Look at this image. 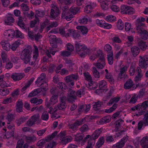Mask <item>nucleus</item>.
Masks as SVG:
<instances>
[{
	"label": "nucleus",
	"mask_w": 148,
	"mask_h": 148,
	"mask_svg": "<svg viewBox=\"0 0 148 148\" xmlns=\"http://www.w3.org/2000/svg\"><path fill=\"white\" fill-rule=\"evenodd\" d=\"M45 77V75L44 74H42L40 77L38 78L37 80L35 82L37 86H41L42 87L44 86L45 87L43 88L42 89L39 88L34 90L29 94L28 97H31L35 96L37 95L39 93H40L44 95L45 94V92L48 89L47 88V84L44 82V79Z\"/></svg>",
	"instance_id": "obj_1"
},
{
	"label": "nucleus",
	"mask_w": 148,
	"mask_h": 148,
	"mask_svg": "<svg viewBox=\"0 0 148 148\" xmlns=\"http://www.w3.org/2000/svg\"><path fill=\"white\" fill-rule=\"evenodd\" d=\"M145 21V18L141 17L138 18L136 21V30L137 32L143 39H146L148 38V34L147 32L141 28V26L142 25V22Z\"/></svg>",
	"instance_id": "obj_2"
},
{
	"label": "nucleus",
	"mask_w": 148,
	"mask_h": 148,
	"mask_svg": "<svg viewBox=\"0 0 148 148\" xmlns=\"http://www.w3.org/2000/svg\"><path fill=\"white\" fill-rule=\"evenodd\" d=\"M66 100V99L64 96L60 98V103L57 106H56L54 109L50 107L49 109V112L52 114L51 117L55 119L58 118L54 116L53 114L56 112L58 110H62L64 109L66 107L65 106V101Z\"/></svg>",
	"instance_id": "obj_3"
},
{
	"label": "nucleus",
	"mask_w": 148,
	"mask_h": 148,
	"mask_svg": "<svg viewBox=\"0 0 148 148\" xmlns=\"http://www.w3.org/2000/svg\"><path fill=\"white\" fill-rule=\"evenodd\" d=\"M76 50L77 52L81 57H84L85 56L88 54L89 50L84 45L80 44H75Z\"/></svg>",
	"instance_id": "obj_4"
},
{
	"label": "nucleus",
	"mask_w": 148,
	"mask_h": 148,
	"mask_svg": "<svg viewBox=\"0 0 148 148\" xmlns=\"http://www.w3.org/2000/svg\"><path fill=\"white\" fill-rule=\"evenodd\" d=\"M32 49L30 47L25 48L23 50L21 56V58L24 61L25 64L30 61L31 58V53Z\"/></svg>",
	"instance_id": "obj_5"
},
{
	"label": "nucleus",
	"mask_w": 148,
	"mask_h": 148,
	"mask_svg": "<svg viewBox=\"0 0 148 148\" xmlns=\"http://www.w3.org/2000/svg\"><path fill=\"white\" fill-rule=\"evenodd\" d=\"M119 97H116L112 99L110 102L108 103V105L110 106V105L114 103V105L112 107L108 109H106L105 110V112L107 113H110L114 111L117 108V106L115 103L117 102L119 100Z\"/></svg>",
	"instance_id": "obj_6"
},
{
	"label": "nucleus",
	"mask_w": 148,
	"mask_h": 148,
	"mask_svg": "<svg viewBox=\"0 0 148 148\" xmlns=\"http://www.w3.org/2000/svg\"><path fill=\"white\" fill-rule=\"evenodd\" d=\"M59 32L63 36H64L66 37L71 36L76 38L79 37V35L77 34L76 31L73 29L69 30L68 31V32L65 33L64 29L62 28L59 29Z\"/></svg>",
	"instance_id": "obj_7"
},
{
	"label": "nucleus",
	"mask_w": 148,
	"mask_h": 148,
	"mask_svg": "<svg viewBox=\"0 0 148 148\" xmlns=\"http://www.w3.org/2000/svg\"><path fill=\"white\" fill-rule=\"evenodd\" d=\"M57 132H55L52 134L51 135L48 136L46 139H42L40 140L37 143V146L39 148H42L43 147L45 143L46 142H48L49 140L52 139L57 135Z\"/></svg>",
	"instance_id": "obj_8"
},
{
	"label": "nucleus",
	"mask_w": 148,
	"mask_h": 148,
	"mask_svg": "<svg viewBox=\"0 0 148 148\" xmlns=\"http://www.w3.org/2000/svg\"><path fill=\"white\" fill-rule=\"evenodd\" d=\"M66 132H61L59 136L60 138V143L63 145H65L68 143L70 142L72 139L70 136L65 137Z\"/></svg>",
	"instance_id": "obj_9"
},
{
	"label": "nucleus",
	"mask_w": 148,
	"mask_h": 148,
	"mask_svg": "<svg viewBox=\"0 0 148 148\" xmlns=\"http://www.w3.org/2000/svg\"><path fill=\"white\" fill-rule=\"evenodd\" d=\"M44 15V12L43 11H39L38 10H36L35 15V20L34 21H31L30 23L31 26L32 27H34L36 23L39 22V18L38 17H42Z\"/></svg>",
	"instance_id": "obj_10"
},
{
	"label": "nucleus",
	"mask_w": 148,
	"mask_h": 148,
	"mask_svg": "<svg viewBox=\"0 0 148 148\" xmlns=\"http://www.w3.org/2000/svg\"><path fill=\"white\" fill-rule=\"evenodd\" d=\"M64 8V10L62 14V18H65L68 21L71 20L73 17L72 14H70L69 10L67 7Z\"/></svg>",
	"instance_id": "obj_11"
},
{
	"label": "nucleus",
	"mask_w": 148,
	"mask_h": 148,
	"mask_svg": "<svg viewBox=\"0 0 148 148\" xmlns=\"http://www.w3.org/2000/svg\"><path fill=\"white\" fill-rule=\"evenodd\" d=\"M52 8L50 13L51 17L53 18H55L60 14V12L56 6L52 5Z\"/></svg>",
	"instance_id": "obj_12"
},
{
	"label": "nucleus",
	"mask_w": 148,
	"mask_h": 148,
	"mask_svg": "<svg viewBox=\"0 0 148 148\" xmlns=\"http://www.w3.org/2000/svg\"><path fill=\"white\" fill-rule=\"evenodd\" d=\"M93 64L98 69H103L106 65L105 58L103 57L99 58L97 62L96 63H94Z\"/></svg>",
	"instance_id": "obj_13"
},
{
	"label": "nucleus",
	"mask_w": 148,
	"mask_h": 148,
	"mask_svg": "<svg viewBox=\"0 0 148 148\" xmlns=\"http://www.w3.org/2000/svg\"><path fill=\"white\" fill-rule=\"evenodd\" d=\"M15 32L12 29H10L5 31L4 35L5 37L9 40H11V39L14 37Z\"/></svg>",
	"instance_id": "obj_14"
},
{
	"label": "nucleus",
	"mask_w": 148,
	"mask_h": 148,
	"mask_svg": "<svg viewBox=\"0 0 148 148\" xmlns=\"http://www.w3.org/2000/svg\"><path fill=\"white\" fill-rule=\"evenodd\" d=\"M96 6L95 3L88 2L86 4L84 8V11L86 13H90L91 10Z\"/></svg>",
	"instance_id": "obj_15"
},
{
	"label": "nucleus",
	"mask_w": 148,
	"mask_h": 148,
	"mask_svg": "<svg viewBox=\"0 0 148 148\" xmlns=\"http://www.w3.org/2000/svg\"><path fill=\"white\" fill-rule=\"evenodd\" d=\"M140 60L139 65L142 68L146 69L148 59L147 57H144L143 58L142 56L140 57Z\"/></svg>",
	"instance_id": "obj_16"
},
{
	"label": "nucleus",
	"mask_w": 148,
	"mask_h": 148,
	"mask_svg": "<svg viewBox=\"0 0 148 148\" xmlns=\"http://www.w3.org/2000/svg\"><path fill=\"white\" fill-rule=\"evenodd\" d=\"M12 14H8L5 17L4 20L5 24L8 25H11L14 22V19Z\"/></svg>",
	"instance_id": "obj_17"
},
{
	"label": "nucleus",
	"mask_w": 148,
	"mask_h": 148,
	"mask_svg": "<svg viewBox=\"0 0 148 148\" xmlns=\"http://www.w3.org/2000/svg\"><path fill=\"white\" fill-rule=\"evenodd\" d=\"M25 76V74L23 73H13L11 76L12 79L15 81H19L21 80Z\"/></svg>",
	"instance_id": "obj_18"
},
{
	"label": "nucleus",
	"mask_w": 148,
	"mask_h": 148,
	"mask_svg": "<svg viewBox=\"0 0 148 148\" xmlns=\"http://www.w3.org/2000/svg\"><path fill=\"white\" fill-rule=\"evenodd\" d=\"M127 139L128 138L127 137L123 138L121 139V141L114 145L113 148H121L124 146Z\"/></svg>",
	"instance_id": "obj_19"
},
{
	"label": "nucleus",
	"mask_w": 148,
	"mask_h": 148,
	"mask_svg": "<svg viewBox=\"0 0 148 148\" xmlns=\"http://www.w3.org/2000/svg\"><path fill=\"white\" fill-rule=\"evenodd\" d=\"M124 87L126 89H131L132 90H134L136 88L135 87L132 81L130 79L128 80L125 84Z\"/></svg>",
	"instance_id": "obj_20"
},
{
	"label": "nucleus",
	"mask_w": 148,
	"mask_h": 148,
	"mask_svg": "<svg viewBox=\"0 0 148 148\" xmlns=\"http://www.w3.org/2000/svg\"><path fill=\"white\" fill-rule=\"evenodd\" d=\"M23 41L21 40H18L11 44V49L12 51H15L20 45L23 44Z\"/></svg>",
	"instance_id": "obj_21"
},
{
	"label": "nucleus",
	"mask_w": 148,
	"mask_h": 148,
	"mask_svg": "<svg viewBox=\"0 0 148 148\" xmlns=\"http://www.w3.org/2000/svg\"><path fill=\"white\" fill-rule=\"evenodd\" d=\"M132 110L133 111L136 110L138 112V114H136V115L137 116H138L142 114L143 110L141 103L135 106L132 108Z\"/></svg>",
	"instance_id": "obj_22"
},
{
	"label": "nucleus",
	"mask_w": 148,
	"mask_h": 148,
	"mask_svg": "<svg viewBox=\"0 0 148 148\" xmlns=\"http://www.w3.org/2000/svg\"><path fill=\"white\" fill-rule=\"evenodd\" d=\"M40 116L38 114L33 116L27 122V124L29 126H31L33 125L35 121L38 120Z\"/></svg>",
	"instance_id": "obj_23"
},
{
	"label": "nucleus",
	"mask_w": 148,
	"mask_h": 148,
	"mask_svg": "<svg viewBox=\"0 0 148 148\" xmlns=\"http://www.w3.org/2000/svg\"><path fill=\"white\" fill-rule=\"evenodd\" d=\"M2 48L6 51H9L11 49L10 45L7 41L3 40L1 42Z\"/></svg>",
	"instance_id": "obj_24"
},
{
	"label": "nucleus",
	"mask_w": 148,
	"mask_h": 148,
	"mask_svg": "<svg viewBox=\"0 0 148 148\" xmlns=\"http://www.w3.org/2000/svg\"><path fill=\"white\" fill-rule=\"evenodd\" d=\"M75 92L71 89L69 90L67 96V99L69 101L72 102L75 99Z\"/></svg>",
	"instance_id": "obj_25"
},
{
	"label": "nucleus",
	"mask_w": 148,
	"mask_h": 148,
	"mask_svg": "<svg viewBox=\"0 0 148 148\" xmlns=\"http://www.w3.org/2000/svg\"><path fill=\"white\" fill-rule=\"evenodd\" d=\"M57 98L58 97L57 96L54 95L50 99V104H49L48 102L46 101L45 104L46 106L49 107L51 105H53L57 102Z\"/></svg>",
	"instance_id": "obj_26"
},
{
	"label": "nucleus",
	"mask_w": 148,
	"mask_h": 148,
	"mask_svg": "<svg viewBox=\"0 0 148 148\" xmlns=\"http://www.w3.org/2000/svg\"><path fill=\"white\" fill-rule=\"evenodd\" d=\"M98 1L100 3L102 9L104 10L107 9L109 5V1L107 0L104 1Z\"/></svg>",
	"instance_id": "obj_27"
},
{
	"label": "nucleus",
	"mask_w": 148,
	"mask_h": 148,
	"mask_svg": "<svg viewBox=\"0 0 148 148\" xmlns=\"http://www.w3.org/2000/svg\"><path fill=\"white\" fill-rule=\"evenodd\" d=\"M76 28L77 29L79 30L83 35L86 34L88 32V29L84 26H78Z\"/></svg>",
	"instance_id": "obj_28"
},
{
	"label": "nucleus",
	"mask_w": 148,
	"mask_h": 148,
	"mask_svg": "<svg viewBox=\"0 0 148 148\" xmlns=\"http://www.w3.org/2000/svg\"><path fill=\"white\" fill-rule=\"evenodd\" d=\"M83 121V120L76 121L73 125H71L70 127L74 130H76L79 126L82 124Z\"/></svg>",
	"instance_id": "obj_29"
},
{
	"label": "nucleus",
	"mask_w": 148,
	"mask_h": 148,
	"mask_svg": "<svg viewBox=\"0 0 148 148\" xmlns=\"http://www.w3.org/2000/svg\"><path fill=\"white\" fill-rule=\"evenodd\" d=\"M129 6L125 5H122L121 6L120 12L122 14H126L129 9Z\"/></svg>",
	"instance_id": "obj_30"
},
{
	"label": "nucleus",
	"mask_w": 148,
	"mask_h": 148,
	"mask_svg": "<svg viewBox=\"0 0 148 148\" xmlns=\"http://www.w3.org/2000/svg\"><path fill=\"white\" fill-rule=\"evenodd\" d=\"M116 27L118 29L122 30L124 27V24L122 20L121 19L118 20L116 23Z\"/></svg>",
	"instance_id": "obj_31"
},
{
	"label": "nucleus",
	"mask_w": 148,
	"mask_h": 148,
	"mask_svg": "<svg viewBox=\"0 0 148 148\" xmlns=\"http://www.w3.org/2000/svg\"><path fill=\"white\" fill-rule=\"evenodd\" d=\"M111 117L110 116H105L100 119L99 123L100 124H103L104 123L109 122L111 120Z\"/></svg>",
	"instance_id": "obj_32"
},
{
	"label": "nucleus",
	"mask_w": 148,
	"mask_h": 148,
	"mask_svg": "<svg viewBox=\"0 0 148 148\" xmlns=\"http://www.w3.org/2000/svg\"><path fill=\"white\" fill-rule=\"evenodd\" d=\"M23 103L21 100L18 101L16 106V110L18 112H21L22 111Z\"/></svg>",
	"instance_id": "obj_33"
},
{
	"label": "nucleus",
	"mask_w": 148,
	"mask_h": 148,
	"mask_svg": "<svg viewBox=\"0 0 148 148\" xmlns=\"http://www.w3.org/2000/svg\"><path fill=\"white\" fill-rule=\"evenodd\" d=\"M108 53L109 54L108 55V63L109 64L112 65L113 63V53L112 51H110L108 52Z\"/></svg>",
	"instance_id": "obj_34"
},
{
	"label": "nucleus",
	"mask_w": 148,
	"mask_h": 148,
	"mask_svg": "<svg viewBox=\"0 0 148 148\" xmlns=\"http://www.w3.org/2000/svg\"><path fill=\"white\" fill-rule=\"evenodd\" d=\"M105 20L108 22H112L116 21V17L112 15H109L106 16Z\"/></svg>",
	"instance_id": "obj_35"
},
{
	"label": "nucleus",
	"mask_w": 148,
	"mask_h": 148,
	"mask_svg": "<svg viewBox=\"0 0 148 148\" xmlns=\"http://www.w3.org/2000/svg\"><path fill=\"white\" fill-rule=\"evenodd\" d=\"M23 143L24 142L22 139L19 140L18 142L16 148H27V145L25 144L23 146Z\"/></svg>",
	"instance_id": "obj_36"
},
{
	"label": "nucleus",
	"mask_w": 148,
	"mask_h": 148,
	"mask_svg": "<svg viewBox=\"0 0 148 148\" xmlns=\"http://www.w3.org/2000/svg\"><path fill=\"white\" fill-rule=\"evenodd\" d=\"M127 66H124L121 69L120 73L119 74V77L121 78L123 77L124 76V72L127 70Z\"/></svg>",
	"instance_id": "obj_37"
},
{
	"label": "nucleus",
	"mask_w": 148,
	"mask_h": 148,
	"mask_svg": "<svg viewBox=\"0 0 148 148\" xmlns=\"http://www.w3.org/2000/svg\"><path fill=\"white\" fill-rule=\"evenodd\" d=\"M138 44L140 48L143 50H145L147 47V45L146 43L142 41H139Z\"/></svg>",
	"instance_id": "obj_38"
},
{
	"label": "nucleus",
	"mask_w": 148,
	"mask_h": 148,
	"mask_svg": "<svg viewBox=\"0 0 148 148\" xmlns=\"http://www.w3.org/2000/svg\"><path fill=\"white\" fill-rule=\"evenodd\" d=\"M30 102L33 104L38 105L41 103L42 102V101L41 99H38L35 98L32 99L30 100Z\"/></svg>",
	"instance_id": "obj_39"
},
{
	"label": "nucleus",
	"mask_w": 148,
	"mask_h": 148,
	"mask_svg": "<svg viewBox=\"0 0 148 148\" xmlns=\"http://www.w3.org/2000/svg\"><path fill=\"white\" fill-rule=\"evenodd\" d=\"M1 57L3 62L10 61V59H9L8 58L7 54L4 52H3L1 53Z\"/></svg>",
	"instance_id": "obj_40"
},
{
	"label": "nucleus",
	"mask_w": 148,
	"mask_h": 148,
	"mask_svg": "<svg viewBox=\"0 0 148 148\" xmlns=\"http://www.w3.org/2000/svg\"><path fill=\"white\" fill-rule=\"evenodd\" d=\"M131 51L134 56H136L139 53V50L138 48L134 47L131 48Z\"/></svg>",
	"instance_id": "obj_41"
},
{
	"label": "nucleus",
	"mask_w": 148,
	"mask_h": 148,
	"mask_svg": "<svg viewBox=\"0 0 148 148\" xmlns=\"http://www.w3.org/2000/svg\"><path fill=\"white\" fill-rule=\"evenodd\" d=\"M110 8L113 12H118L120 11L119 7L116 5H110Z\"/></svg>",
	"instance_id": "obj_42"
},
{
	"label": "nucleus",
	"mask_w": 148,
	"mask_h": 148,
	"mask_svg": "<svg viewBox=\"0 0 148 148\" xmlns=\"http://www.w3.org/2000/svg\"><path fill=\"white\" fill-rule=\"evenodd\" d=\"M148 143V137L145 136L140 141V145L142 147H143L145 145H147L146 144Z\"/></svg>",
	"instance_id": "obj_43"
},
{
	"label": "nucleus",
	"mask_w": 148,
	"mask_h": 148,
	"mask_svg": "<svg viewBox=\"0 0 148 148\" xmlns=\"http://www.w3.org/2000/svg\"><path fill=\"white\" fill-rule=\"evenodd\" d=\"M104 138L103 137L100 138L96 143V147L98 148L100 147L104 143Z\"/></svg>",
	"instance_id": "obj_44"
},
{
	"label": "nucleus",
	"mask_w": 148,
	"mask_h": 148,
	"mask_svg": "<svg viewBox=\"0 0 148 148\" xmlns=\"http://www.w3.org/2000/svg\"><path fill=\"white\" fill-rule=\"evenodd\" d=\"M107 83L104 80H102L99 83V88L101 90H105V89L103 88H105L106 87Z\"/></svg>",
	"instance_id": "obj_45"
},
{
	"label": "nucleus",
	"mask_w": 148,
	"mask_h": 148,
	"mask_svg": "<svg viewBox=\"0 0 148 148\" xmlns=\"http://www.w3.org/2000/svg\"><path fill=\"white\" fill-rule=\"evenodd\" d=\"M9 90L6 88L0 89V95L3 96L9 94Z\"/></svg>",
	"instance_id": "obj_46"
},
{
	"label": "nucleus",
	"mask_w": 148,
	"mask_h": 148,
	"mask_svg": "<svg viewBox=\"0 0 148 148\" xmlns=\"http://www.w3.org/2000/svg\"><path fill=\"white\" fill-rule=\"evenodd\" d=\"M101 131L99 130H96L92 136V138L93 140L97 138L101 133Z\"/></svg>",
	"instance_id": "obj_47"
},
{
	"label": "nucleus",
	"mask_w": 148,
	"mask_h": 148,
	"mask_svg": "<svg viewBox=\"0 0 148 148\" xmlns=\"http://www.w3.org/2000/svg\"><path fill=\"white\" fill-rule=\"evenodd\" d=\"M12 85V84L8 81H3L0 84V86L2 88L6 87H10Z\"/></svg>",
	"instance_id": "obj_48"
},
{
	"label": "nucleus",
	"mask_w": 148,
	"mask_h": 148,
	"mask_svg": "<svg viewBox=\"0 0 148 148\" xmlns=\"http://www.w3.org/2000/svg\"><path fill=\"white\" fill-rule=\"evenodd\" d=\"M123 121L120 120L116 121V131L119 130V129L121 128V125L123 124Z\"/></svg>",
	"instance_id": "obj_49"
},
{
	"label": "nucleus",
	"mask_w": 148,
	"mask_h": 148,
	"mask_svg": "<svg viewBox=\"0 0 148 148\" xmlns=\"http://www.w3.org/2000/svg\"><path fill=\"white\" fill-rule=\"evenodd\" d=\"M79 10L80 8L79 7H72L69 10L70 12H71L73 14H75L79 11Z\"/></svg>",
	"instance_id": "obj_50"
},
{
	"label": "nucleus",
	"mask_w": 148,
	"mask_h": 148,
	"mask_svg": "<svg viewBox=\"0 0 148 148\" xmlns=\"http://www.w3.org/2000/svg\"><path fill=\"white\" fill-rule=\"evenodd\" d=\"M106 78L108 80L111 84H113L114 82V79L113 77L110 74H106Z\"/></svg>",
	"instance_id": "obj_51"
},
{
	"label": "nucleus",
	"mask_w": 148,
	"mask_h": 148,
	"mask_svg": "<svg viewBox=\"0 0 148 148\" xmlns=\"http://www.w3.org/2000/svg\"><path fill=\"white\" fill-rule=\"evenodd\" d=\"M34 51L33 52V58L35 60L36 59L38 55V49L34 45Z\"/></svg>",
	"instance_id": "obj_52"
},
{
	"label": "nucleus",
	"mask_w": 148,
	"mask_h": 148,
	"mask_svg": "<svg viewBox=\"0 0 148 148\" xmlns=\"http://www.w3.org/2000/svg\"><path fill=\"white\" fill-rule=\"evenodd\" d=\"M125 30L127 32H128L130 31L131 29L132 25L129 23L126 22L125 23Z\"/></svg>",
	"instance_id": "obj_53"
},
{
	"label": "nucleus",
	"mask_w": 148,
	"mask_h": 148,
	"mask_svg": "<svg viewBox=\"0 0 148 148\" xmlns=\"http://www.w3.org/2000/svg\"><path fill=\"white\" fill-rule=\"evenodd\" d=\"M21 8L23 11V13L25 14L26 13V12L27 11L29 10V8L27 5L25 4L24 3H23L21 5Z\"/></svg>",
	"instance_id": "obj_54"
},
{
	"label": "nucleus",
	"mask_w": 148,
	"mask_h": 148,
	"mask_svg": "<svg viewBox=\"0 0 148 148\" xmlns=\"http://www.w3.org/2000/svg\"><path fill=\"white\" fill-rule=\"evenodd\" d=\"M18 24L20 27L22 28H24L25 25L23 22V18L22 17L19 18Z\"/></svg>",
	"instance_id": "obj_55"
},
{
	"label": "nucleus",
	"mask_w": 148,
	"mask_h": 148,
	"mask_svg": "<svg viewBox=\"0 0 148 148\" xmlns=\"http://www.w3.org/2000/svg\"><path fill=\"white\" fill-rule=\"evenodd\" d=\"M101 106V103L99 101L97 102H95L93 105V108L95 110H97L99 109V108Z\"/></svg>",
	"instance_id": "obj_56"
},
{
	"label": "nucleus",
	"mask_w": 148,
	"mask_h": 148,
	"mask_svg": "<svg viewBox=\"0 0 148 148\" xmlns=\"http://www.w3.org/2000/svg\"><path fill=\"white\" fill-rule=\"evenodd\" d=\"M92 72L96 78H99L100 77L99 72L97 71L96 68L94 67L92 68Z\"/></svg>",
	"instance_id": "obj_57"
},
{
	"label": "nucleus",
	"mask_w": 148,
	"mask_h": 148,
	"mask_svg": "<svg viewBox=\"0 0 148 148\" xmlns=\"http://www.w3.org/2000/svg\"><path fill=\"white\" fill-rule=\"evenodd\" d=\"M104 21L102 20H99L97 19L96 21V24L100 27H102L104 22Z\"/></svg>",
	"instance_id": "obj_58"
},
{
	"label": "nucleus",
	"mask_w": 148,
	"mask_h": 148,
	"mask_svg": "<svg viewBox=\"0 0 148 148\" xmlns=\"http://www.w3.org/2000/svg\"><path fill=\"white\" fill-rule=\"evenodd\" d=\"M127 12L126 14L128 15L133 14L135 13V10L134 8L129 6V9Z\"/></svg>",
	"instance_id": "obj_59"
},
{
	"label": "nucleus",
	"mask_w": 148,
	"mask_h": 148,
	"mask_svg": "<svg viewBox=\"0 0 148 148\" xmlns=\"http://www.w3.org/2000/svg\"><path fill=\"white\" fill-rule=\"evenodd\" d=\"M16 36L17 38H24L23 35L21 32L18 30H16L15 31Z\"/></svg>",
	"instance_id": "obj_60"
},
{
	"label": "nucleus",
	"mask_w": 148,
	"mask_h": 148,
	"mask_svg": "<svg viewBox=\"0 0 148 148\" xmlns=\"http://www.w3.org/2000/svg\"><path fill=\"white\" fill-rule=\"evenodd\" d=\"M58 25V23L56 22L51 23L49 25L47 26V29L48 31L50 29V28H52L56 27Z\"/></svg>",
	"instance_id": "obj_61"
},
{
	"label": "nucleus",
	"mask_w": 148,
	"mask_h": 148,
	"mask_svg": "<svg viewBox=\"0 0 148 148\" xmlns=\"http://www.w3.org/2000/svg\"><path fill=\"white\" fill-rule=\"evenodd\" d=\"M137 101V96L136 95H133L130 100V103H135Z\"/></svg>",
	"instance_id": "obj_62"
},
{
	"label": "nucleus",
	"mask_w": 148,
	"mask_h": 148,
	"mask_svg": "<svg viewBox=\"0 0 148 148\" xmlns=\"http://www.w3.org/2000/svg\"><path fill=\"white\" fill-rule=\"evenodd\" d=\"M95 144V142L93 140L92 141H89L87 146L86 148H92Z\"/></svg>",
	"instance_id": "obj_63"
},
{
	"label": "nucleus",
	"mask_w": 148,
	"mask_h": 148,
	"mask_svg": "<svg viewBox=\"0 0 148 148\" xmlns=\"http://www.w3.org/2000/svg\"><path fill=\"white\" fill-rule=\"evenodd\" d=\"M142 108L143 110L148 107V101H146L141 104Z\"/></svg>",
	"instance_id": "obj_64"
}]
</instances>
